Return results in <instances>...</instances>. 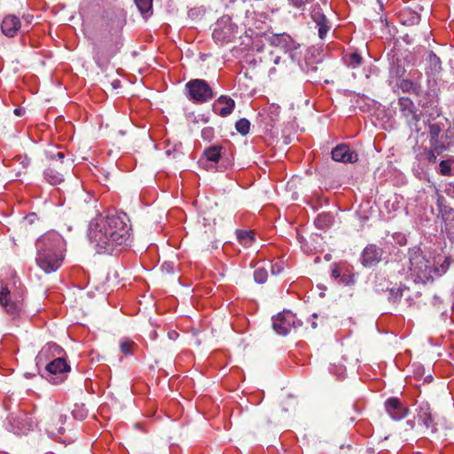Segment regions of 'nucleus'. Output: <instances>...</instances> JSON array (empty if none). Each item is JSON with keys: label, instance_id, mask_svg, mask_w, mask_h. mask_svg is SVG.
<instances>
[{"label": "nucleus", "instance_id": "obj_1", "mask_svg": "<svg viewBox=\"0 0 454 454\" xmlns=\"http://www.w3.org/2000/svg\"><path fill=\"white\" fill-rule=\"evenodd\" d=\"M88 238L98 254L119 251L131 240L129 219L123 212L99 215L90 223Z\"/></svg>", "mask_w": 454, "mask_h": 454}, {"label": "nucleus", "instance_id": "obj_2", "mask_svg": "<svg viewBox=\"0 0 454 454\" xmlns=\"http://www.w3.org/2000/svg\"><path fill=\"white\" fill-rule=\"evenodd\" d=\"M36 264L45 273L57 271L65 259L66 241L63 237L55 231H51L42 235L35 243Z\"/></svg>", "mask_w": 454, "mask_h": 454}, {"label": "nucleus", "instance_id": "obj_3", "mask_svg": "<svg viewBox=\"0 0 454 454\" xmlns=\"http://www.w3.org/2000/svg\"><path fill=\"white\" fill-rule=\"evenodd\" d=\"M442 127L439 123L429 125V146L419 148L416 159L420 162L435 164L437 158L448 150V145L439 139Z\"/></svg>", "mask_w": 454, "mask_h": 454}, {"label": "nucleus", "instance_id": "obj_4", "mask_svg": "<svg viewBox=\"0 0 454 454\" xmlns=\"http://www.w3.org/2000/svg\"><path fill=\"white\" fill-rule=\"evenodd\" d=\"M186 98L194 104H204L214 97V91L208 82L203 79H192L184 86Z\"/></svg>", "mask_w": 454, "mask_h": 454}, {"label": "nucleus", "instance_id": "obj_5", "mask_svg": "<svg viewBox=\"0 0 454 454\" xmlns=\"http://www.w3.org/2000/svg\"><path fill=\"white\" fill-rule=\"evenodd\" d=\"M23 293L11 291L0 282V306L12 317H18L23 309Z\"/></svg>", "mask_w": 454, "mask_h": 454}, {"label": "nucleus", "instance_id": "obj_6", "mask_svg": "<svg viewBox=\"0 0 454 454\" xmlns=\"http://www.w3.org/2000/svg\"><path fill=\"white\" fill-rule=\"evenodd\" d=\"M238 34V27L229 16H223L217 20L212 37L220 45L231 42Z\"/></svg>", "mask_w": 454, "mask_h": 454}, {"label": "nucleus", "instance_id": "obj_7", "mask_svg": "<svg viewBox=\"0 0 454 454\" xmlns=\"http://www.w3.org/2000/svg\"><path fill=\"white\" fill-rule=\"evenodd\" d=\"M410 270L421 280L431 277L433 271H438L437 269H433L430 262L425 258L419 248L410 251Z\"/></svg>", "mask_w": 454, "mask_h": 454}, {"label": "nucleus", "instance_id": "obj_8", "mask_svg": "<svg viewBox=\"0 0 454 454\" xmlns=\"http://www.w3.org/2000/svg\"><path fill=\"white\" fill-rule=\"evenodd\" d=\"M70 372V366L62 357H58L50 362L43 372V377L52 384L61 383Z\"/></svg>", "mask_w": 454, "mask_h": 454}, {"label": "nucleus", "instance_id": "obj_9", "mask_svg": "<svg viewBox=\"0 0 454 454\" xmlns=\"http://www.w3.org/2000/svg\"><path fill=\"white\" fill-rule=\"evenodd\" d=\"M32 417L25 411H19L16 413H11L5 424L8 431L16 434H27L33 427Z\"/></svg>", "mask_w": 454, "mask_h": 454}, {"label": "nucleus", "instance_id": "obj_10", "mask_svg": "<svg viewBox=\"0 0 454 454\" xmlns=\"http://www.w3.org/2000/svg\"><path fill=\"white\" fill-rule=\"evenodd\" d=\"M301 325V322L289 310H284L272 317V327L279 335H286L292 328Z\"/></svg>", "mask_w": 454, "mask_h": 454}, {"label": "nucleus", "instance_id": "obj_11", "mask_svg": "<svg viewBox=\"0 0 454 454\" xmlns=\"http://www.w3.org/2000/svg\"><path fill=\"white\" fill-rule=\"evenodd\" d=\"M67 416L60 413H53L44 419V430L49 437L56 439L65 433L64 424Z\"/></svg>", "mask_w": 454, "mask_h": 454}, {"label": "nucleus", "instance_id": "obj_12", "mask_svg": "<svg viewBox=\"0 0 454 454\" xmlns=\"http://www.w3.org/2000/svg\"><path fill=\"white\" fill-rule=\"evenodd\" d=\"M1 30L4 35L10 38L18 35L19 32L22 34L28 32L26 26H22L20 19L13 14H8L4 17L1 23Z\"/></svg>", "mask_w": 454, "mask_h": 454}, {"label": "nucleus", "instance_id": "obj_13", "mask_svg": "<svg viewBox=\"0 0 454 454\" xmlns=\"http://www.w3.org/2000/svg\"><path fill=\"white\" fill-rule=\"evenodd\" d=\"M387 413L394 420H401L405 418L409 409L397 397H389L385 402Z\"/></svg>", "mask_w": 454, "mask_h": 454}, {"label": "nucleus", "instance_id": "obj_14", "mask_svg": "<svg viewBox=\"0 0 454 454\" xmlns=\"http://www.w3.org/2000/svg\"><path fill=\"white\" fill-rule=\"evenodd\" d=\"M400 111L402 114L407 119L411 127L419 121V114L417 113V109L411 99L406 97H401L398 101Z\"/></svg>", "mask_w": 454, "mask_h": 454}, {"label": "nucleus", "instance_id": "obj_15", "mask_svg": "<svg viewBox=\"0 0 454 454\" xmlns=\"http://www.w3.org/2000/svg\"><path fill=\"white\" fill-rule=\"evenodd\" d=\"M417 419L419 424L423 425L431 432L434 433L437 430L436 423L434 422V419L428 403H422L419 404L417 409Z\"/></svg>", "mask_w": 454, "mask_h": 454}, {"label": "nucleus", "instance_id": "obj_16", "mask_svg": "<svg viewBox=\"0 0 454 454\" xmlns=\"http://www.w3.org/2000/svg\"><path fill=\"white\" fill-rule=\"evenodd\" d=\"M332 159L334 161L353 163L357 161V153L347 145H339L332 150Z\"/></svg>", "mask_w": 454, "mask_h": 454}, {"label": "nucleus", "instance_id": "obj_17", "mask_svg": "<svg viewBox=\"0 0 454 454\" xmlns=\"http://www.w3.org/2000/svg\"><path fill=\"white\" fill-rule=\"evenodd\" d=\"M65 166L63 163L52 162L44 170L43 176L47 183L51 185H57L64 181Z\"/></svg>", "mask_w": 454, "mask_h": 454}, {"label": "nucleus", "instance_id": "obj_18", "mask_svg": "<svg viewBox=\"0 0 454 454\" xmlns=\"http://www.w3.org/2000/svg\"><path fill=\"white\" fill-rule=\"evenodd\" d=\"M382 256V250L374 244L364 247L361 254V262L364 267H372L378 263Z\"/></svg>", "mask_w": 454, "mask_h": 454}, {"label": "nucleus", "instance_id": "obj_19", "mask_svg": "<svg viewBox=\"0 0 454 454\" xmlns=\"http://www.w3.org/2000/svg\"><path fill=\"white\" fill-rule=\"evenodd\" d=\"M311 19L318 29V36L324 40L331 29L330 22L320 7H315L311 12Z\"/></svg>", "mask_w": 454, "mask_h": 454}, {"label": "nucleus", "instance_id": "obj_20", "mask_svg": "<svg viewBox=\"0 0 454 454\" xmlns=\"http://www.w3.org/2000/svg\"><path fill=\"white\" fill-rule=\"evenodd\" d=\"M271 45L279 47L285 51H294L299 47V44L287 34H275L270 38Z\"/></svg>", "mask_w": 454, "mask_h": 454}, {"label": "nucleus", "instance_id": "obj_21", "mask_svg": "<svg viewBox=\"0 0 454 454\" xmlns=\"http://www.w3.org/2000/svg\"><path fill=\"white\" fill-rule=\"evenodd\" d=\"M235 107V101L229 96H220L214 104V112L222 116L230 115Z\"/></svg>", "mask_w": 454, "mask_h": 454}, {"label": "nucleus", "instance_id": "obj_22", "mask_svg": "<svg viewBox=\"0 0 454 454\" xmlns=\"http://www.w3.org/2000/svg\"><path fill=\"white\" fill-rule=\"evenodd\" d=\"M402 297H405L404 304L406 306L411 305V298L410 295L409 288H407L404 286H400L398 287H393V288L388 289V301H391L393 303L400 302Z\"/></svg>", "mask_w": 454, "mask_h": 454}, {"label": "nucleus", "instance_id": "obj_23", "mask_svg": "<svg viewBox=\"0 0 454 454\" xmlns=\"http://www.w3.org/2000/svg\"><path fill=\"white\" fill-rule=\"evenodd\" d=\"M434 170L438 175L442 176H454V156L449 155L441 160Z\"/></svg>", "mask_w": 454, "mask_h": 454}, {"label": "nucleus", "instance_id": "obj_24", "mask_svg": "<svg viewBox=\"0 0 454 454\" xmlns=\"http://www.w3.org/2000/svg\"><path fill=\"white\" fill-rule=\"evenodd\" d=\"M399 88L403 92L419 95L421 92V86L418 82L410 79H403L399 83Z\"/></svg>", "mask_w": 454, "mask_h": 454}, {"label": "nucleus", "instance_id": "obj_25", "mask_svg": "<svg viewBox=\"0 0 454 454\" xmlns=\"http://www.w3.org/2000/svg\"><path fill=\"white\" fill-rule=\"evenodd\" d=\"M222 146L212 145L204 150V156L207 160L216 163L221 158Z\"/></svg>", "mask_w": 454, "mask_h": 454}, {"label": "nucleus", "instance_id": "obj_26", "mask_svg": "<svg viewBox=\"0 0 454 454\" xmlns=\"http://www.w3.org/2000/svg\"><path fill=\"white\" fill-rule=\"evenodd\" d=\"M141 15L147 19L153 14V0H134Z\"/></svg>", "mask_w": 454, "mask_h": 454}, {"label": "nucleus", "instance_id": "obj_27", "mask_svg": "<svg viewBox=\"0 0 454 454\" xmlns=\"http://www.w3.org/2000/svg\"><path fill=\"white\" fill-rule=\"evenodd\" d=\"M237 239L243 247H248L254 241V233L251 231H237Z\"/></svg>", "mask_w": 454, "mask_h": 454}, {"label": "nucleus", "instance_id": "obj_28", "mask_svg": "<svg viewBox=\"0 0 454 454\" xmlns=\"http://www.w3.org/2000/svg\"><path fill=\"white\" fill-rule=\"evenodd\" d=\"M345 64L351 68H356L362 64V57L357 52L347 53L343 56Z\"/></svg>", "mask_w": 454, "mask_h": 454}, {"label": "nucleus", "instance_id": "obj_29", "mask_svg": "<svg viewBox=\"0 0 454 454\" xmlns=\"http://www.w3.org/2000/svg\"><path fill=\"white\" fill-rule=\"evenodd\" d=\"M135 346H136L135 342L127 338H123L120 340L121 351L125 356H132L133 348Z\"/></svg>", "mask_w": 454, "mask_h": 454}, {"label": "nucleus", "instance_id": "obj_30", "mask_svg": "<svg viewBox=\"0 0 454 454\" xmlns=\"http://www.w3.org/2000/svg\"><path fill=\"white\" fill-rule=\"evenodd\" d=\"M235 128L239 134L245 136L249 133L250 121L246 118L239 119L235 123Z\"/></svg>", "mask_w": 454, "mask_h": 454}, {"label": "nucleus", "instance_id": "obj_31", "mask_svg": "<svg viewBox=\"0 0 454 454\" xmlns=\"http://www.w3.org/2000/svg\"><path fill=\"white\" fill-rule=\"evenodd\" d=\"M268 278V272L264 268L255 269L254 271V279L257 284H264Z\"/></svg>", "mask_w": 454, "mask_h": 454}, {"label": "nucleus", "instance_id": "obj_32", "mask_svg": "<svg viewBox=\"0 0 454 454\" xmlns=\"http://www.w3.org/2000/svg\"><path fill=\"white\" fill-rule=\"evenodd\" d=\"M429 61L434 66L435 70L441 69V60L440 58L434 54V52H431L429 54Z\"/></svg>", "mask_w": 454, "mask_h": 454}, {"label": "nucleus", "instance_id": "obj_33", "mask_svg": "<svg viewBox=\"0 0 454 454\" xmlns=\"http://www.w3.org/2000/svg\"><path fill=\"white\" fill-rule=\"evenodd\" d=\"M284 270L282 262H275L271 265V273L272 275H278Z\"/></svg>", "mask_w": 454, "mask_h": 454}, {"label": "nucleus", "instance_id": "obj_34", "mask_svg": "<svg viewBox=\"0 0 454 454\" xmlns=\"http://www.w3.org/2000/svg\"><path fill=\"white\" fill-rule=\"evenodd\" d=\"M288 4L297 9H302L305 5L304 0H288Z\"/></svg>", "mask_w": 454, "mask_h": 454}, {"label": "nucleus", "instance_id": "obj_35", "mask_svg": "<svg viewBox=\"0 0 454 454\" xmlns=\"http://www.w3.org/2000/svg\"><path fill=\"white\" fill-rule=\"evenodd\" d=\"M18 160L23 168H27L30 164V159L27 156H19Z\"/></svg>", "mask_w": 454, "mask_h": 454}, {"label": "nucleus", "instance_id": "obj_36", "mask_svg": "<svg viewBox=\"0 0 454 454\" xmlns=\"http://www.w3.org/2000/svg\"><path fill=\"white\" fill-rule=\"evenodd\" d=\"M394 239L396 240V242L400 245V246H403L406 244V237L402 234V233H395L394 235Z\"/></svg>", "mask_w": 454, "mask_h": 454}, {"label": "nucleus", "instance_id": "obj_37", "mask_svg": "<svg viewBox=\"0 0 454 454\" xmlns=\"http://www.w3.org/2000/svg\"><path fill=\"white\" fill-rule=\"evenodd\" d=\"M65 158V154L61 152H59L57 153L54 156L51 157V159L53 160V162H57V163H63V159Z\"/></svg>", "mask_w": 454, "mask_h": 454}, {"label": "nucleus", "instance_id": "obj_38", "mask_svg": "<svg viewBox=\"0 0 454 454\" xmlns=\"http://www.w3.org/2000/svg\"><path fill=\"white\" fill-rule=\"evenodd\" d=\"M33 16L26 15L23 16V20L25 24L23 26H26V28L29 30V25L32 23Z\"/></svg>", "mask_w": 454, "mask_h": 454}, {"label": "nucleus", "instance_id": "obj_39", "mask_svg": "<svg viewBox=\"0 0 454 454\" xmlns=\"http://www.w3.org/2000/svg\"><path fill=\"white\" fill-rule=\"evenodd\" d=\"M327 217H328L327 215H319L316 220V224L318 227H321V223L324 222L325 220V218H327Z\"/></svg>", "mask_w": 454, "mask_h": 454}, {"label": "nucleus", "instance_id": "obj_40", "mask_svg": "<svg viewBox=\"0 0 454 454\" xmlns=\"http://www.w3.org/2000/svg\"><path fill=\"white\" fill-rule=\"evenodd\" d=\"M332 277L335 279L340 278V273L337 268L332 270Z\"/></svg>", "mask_w": 454, "mask_h": 454}, {"label": "nucleus", "instance_id": "obj_41", "mask_svg": "<svg viewBox=\"0 0 454 454\" xmlns=\"http://www.w3.org/2000/svg\"><path fill=\"white\" fill-rule=\"evenodd\" d=\"M25 113V110L22 108H15L14 114L17 116H21Z\"/></svg>", "mask_w": 454, "mask_h": 454}, {"label": "nucleus", "instance_id": "obj_42", "mask_svg": "<svg viewBox=\"0 0 454 454\" xmlns=\"http://www.w3.org/2000/svg\"><path fill=\"white\" fill-rule=\"evenodd\" d=\"M280 60H281L280 56H275L274 59H273V62L276 65L279 64Z\"/></svg>", "mask_w": 454, "mask_h": 454}, {"label": "nucleus", "instance_id": "obj_43", "mask_svg": "<svg viewBox=\"0 0 454 454\" xmlns=\"http://www.w3.org/2000/svg\"><path fill=\"white\" fill-rule=\"evenodd\" d=\"M210 132H211V129H209V128L204 129L202 130V137H206V133H210Z\"/></svg>", "mask_w": 454, "mask_h": 454}, {"label": "nucleus", "instance_id": "obj_44", "mask_svg": "<svg viewBox=\"0 0 454 454\" xmlns=\"http://www.w3.org/2000/svg\"><path fill=\"white\" fill-rule=\"evenodd\" d=\"M168 336L170 339H175L177 336V333L176 332H170L168 333Z\"/></svg>", "mask_w": 454, "mask_h": 454}, {"label": "nucleus", "instance_id": "obj_45", "mask_svg": "<svg viewBox=\"0 0 454 454\" xmlns=\"http://www.w3.org/2000/svg\"><path fill=\"white\" fill-rule=\"evenodd\" d=\"M348 278H350L348 277ZM340 280H341V282H343L345 284H348L350 282L349 279H348L347 278H344V277L341 278Z\"/></svg>", "mask_w": 454, "mask_h": 454}, {"label": "nucleus", "instance_id": "obj_46", "mask_svg": "<svg viewBox=\"0 0 454 454\" xmlns=\"http://www.w3.org/2000/svg\"><path fill=\"white\" fill-rule=\"evenodd\" d=\"M46 352H47L46 348H43V349L41 350V352L39 353V356H40V357H42L43 356H44V354H45Z\"/></svg>", "mask_w": 454, "mask_h": 454}, {"label": "nucleus", "instance_id": "obj_47", "mask_svg": "<svg viewBox=\"0 0 454 454\" xmlns=\"http://www.w3.org/2000/svg\"><path fill=\"white\" fill-rule=\"evenodd\" d=\"M407 425L410 426L411 428L414 427V421L412 420H408L407 421Z\"/></svg>", "mask_w": 454, "mask_h": 454}, {"label": "nucleus", "instance_id": "obj_48", "mask_svg": "<svg viewBox=\"0 0 454 454\" xmlns=\"http://www.w3.org/2000/svg\"><path fill=\"white\" fill-rule=\"evenodd\" d=\"M275 72H276V68H275V67H272V68H270V71H269V74H270V75H271V74H272L273 73H275Z\"/></svg>", "mask_w": 454, "mask_h": 454}, {"label": "nucleus", "instance_id": "obj_49", "mask_svg": "<svg viewBox=\"0 0 454 454\" xmlns=\"http://www.w3.org/2000/svg\"><path fill=\"white\" fill-rule=\"evenodd\" d=\"M51 348V346H49V348ZM51 348H55V349H59V346H57L56 344H53L51 345Z\"/></svg>", "mask_w": 454, "mask_h": 454}, {"label": "nucleus", "instance_id": "obj_50", "mask_svg": "<svg viewBox=\"0 0 454 454\" xmlns=\"http://www.w3.org/2000/svg\"><path fill=\"white\" fill-rule=\"evenodd\" d=\"M312 327H313V328H316V327H317V323H316V322H313V323H312Z\"/></svg>", "mask_w": 454, "mask_h": 454}, {"label": "nucleus", "instance_id": "obj_51", "mask_svg": "<svg viewBox=\"0 0 454 454\" xmlns=\"http://www.w3.org/2000/svg\"><path fill=\"white\" fill-rule=\"evenodd\" d=\"M442 272H445L446 269L443 266H442Z\"/></svg>", "mask_w": 454, "mask_h": 454}, {"label": "nucleus", "instance_id": "obj_52", "mask_svg": "<svg viewBox=\"0 0 454 454\" xmlns=\"http://www.w3.org/2000/svg\"><path fill=\"white\" fill-rule=\"evenodd\" d=\"M168 266V263H163V267L167 268Z\"/></svg>", "mask_w": 454, "mask_h": 454}]
</instances>
